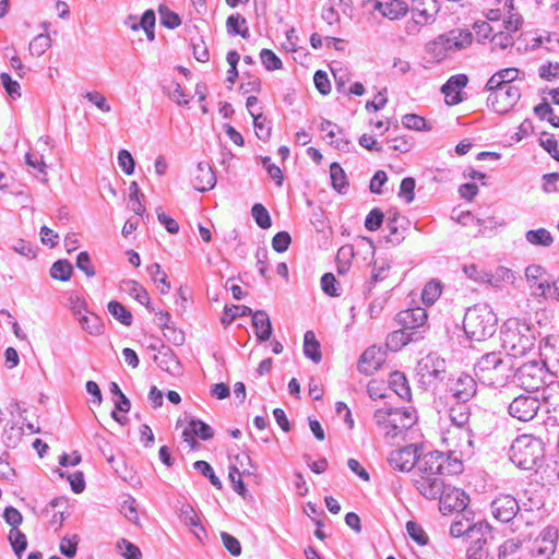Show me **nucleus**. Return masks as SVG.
Segmentation results:
<instances>
[{
  "label": "nucleus",
  "instance_id": "nucleus-30",
  "mask_svg": "<svg viewBox=\"0 0 559 559\" xmlns=\"http://www.w3.org/2000/svg\"><path fill=\"white\" fill-rule=\"evenodd\" d=\"M382 364V358L379 349L376 346L368 347L358 360V371L362 374L369 376L377 371Z\"/></svg>",
  "mask_w": 559,
  "mask_h": 559
},
{
  "label": "nucleus",
  "instance_id": "nucleus-10",
  "mask_svg": "<svg viewBox=\"0 0 559 559\" xmlns=\"http://www.w3.org/2000/svg\"><path fill=\"white\" fill-rule=\"evenodd\" d=\"M447 391L455 401L468 402L476 394L477 383L471 374L460 372L448 378Z\"/></svg>",
  "mask_w": 559,
  "mask_h": 559
},
{
  "label": "nucleus",
  "instance_id": "nucleus-18",
  "mask_svg": "<svg viewBox=\"0 0 559 559\" xmlns=\"http://www.w3.org/2000/svg\"><path fill=\"white\" fill-rule=\"evenodd\" d=\"M472 544L467 548V559H493L495 538L491 527L480 535L471 539Z\"/></svg>",
  "mask_w": 559,
  "mask_h": 559
},
{
  "label": "nucleus",
  "instance_id": "nucleus-53",
  "mask_svg": "<svg viewBox=\"0 0 559 559\" xmlns=\"http://www.w3.org/2000/svg\"><path fill=\"white\" fill-rule=\"evenodd\" d=\"M51 46V39L48 34H39L29 43V51L33 56H41Z\"/></svg>",
  "mask_w": 559,
  "mask_h": 559
},
{
  "label": "nucleus",
  "instance_id": "nucleus-8",
  "mask_svg": "<svg viewBox=\"0 0 559 559\" xmlns=\"http://www.w3.org/2000/svg\"><path fill=\"white\" fill-rule=\"evenodd\" d=\"M490 528V525L485 521H474V512L465 509L464 511L457 512L455 519L450 527V535L454 538L465 536L468 539L486 533Z\"/></svg>",
  "mask_w": 559,
  "mask_h": 559
},
{
  "label": "nucleus",
  "instance_id": "nucleus-39",
  "mask_svg": "<svg viewBox=\"0 0 559 559\" xmlns=\"http://www.w3.org/2000/svg\"><path fill=\"white\" fill-rule=\"evenodd\" d=\"M81 328L91 335H102L105 330V325L100 317L95 313L82 314L78 318Z\"/></svg>",
  "mask_w": 559,
  "mask_h": 559
},
{
  "label": "nucleus",
  "instance_id": "nucleus-32",
  "mask_svg": "<svg viewBox=\"0 0 559 559\" xmlns=\"http://www.w3.org/2000/svg\"><path fill=\"white\" fill-rule=\"evenodd\" d=\"M252 325L260 343L266 342L272 335V324L269 314L264 310L252 311Z\"/></svg>",
  "mask_w": 559,
  "mask_h": 559
},
{
  "label": "nucleus",
  "instance_id": "nucleus-47",
  "mask_svg": "<svg viewBox=\"0 0 559 559\" xmlns=\"http://www.w3.org/2000/svg\"><path fill=\"white\" fill-rule=\"evenodd\" d=\"M9 540L14 554L19 559H21L23 552L27 548L26 535L20 530H11L9 533Z\"/></svg>",
  "mask_w": 559,
  "mask_h": 559
},
{
  "label": "nucleus",
  "instance_id": "nucleus-21",
  "mask_svg": "<svg viewBox=\"0 0 559 559\" xmlns=\"http://www.w3.org/2000/svg\"><path fill=\"white\" fill-rule=\"evenodd\" d=\"M440 9H433L430 11L429 8H420L412 4L409 11L412 16L406 21L404 29L407 35H416L420 29L435 22V17Z\"/></svg>",
  "mask_w": 559,
  "mask_h": 559
},
{
  "label": "nucleus",
  "instance_id": "nucleus-42",
  "mask_svg": "<svg viewBox=\"0 0 559 559\" xmlns=\"http://www.w3.org/2000/svg\"><path fill=\"white\" fill-rule=\"evenodd\" d=\"M253 128L255 135L259 140L266 142L271 138L272 123L271 121L263 115L257 114L253 115Z\"/></svg>",
  "mask_w": 559,
  "mask_h": 559
},
{
  "label": "nucleus",
  "instance_id": "nucleus-25",
  "mask_svg": "<svg viewBox=\"0 0 559 559\" xmlns=\"http://www.w3.org/2000/svg\"><path fill=\"white\" fill-rule=\"evenodd\" d=\"M154 361L165 372L171 376H179L182 372V366L174 353V350L162 343L158 348V354L154 356Z\"/></svg>",
  "mask_w": 559,
  "mask_h": 559
},
{
  "label": "nucleus",
  "instance_id": "nucleus-22",
  "mask_svg": "<svg viewBox=\"0 0 559 559\" xmlns=\"http://www.w3.org/2000/svg\"><path fill=\"white\" fill-rule=\"evenodd\" d=\"M427 321V312L421 307L409 308L400 311L395 316V322L407 332L424 331Z\"/></svg>",
  "mask_w": 559,
  "mask_h": 559
},
{
  "label": "nucleus",
  "instance_id": "nucleus-63",
  "mask_svg": "<svg viewBox=\"0 0 559 559\" xmlns=\"http://www.w3.org/2000/svg\"><path fill=\"white\" fill-rule=\"evenodd\" d=\"M228 477H229L230 481L233 483L234 490L242 498H246L248 490H247L245 483L241 479V474L237 466L229 467Z\"/></svg>",
  "mask_w": 559,
  "mask_h": 559
},
{
  "label": "nucleus",
  "instance_id": "nucleus-34",
  "mask_svg": "<svg viewBox=\"0 0 559 559\" xmlns=\"http://www.w3.org/2000/svg\"><path fill=\"white\" fill-rule=\"evenodd\" d=\"M179 518L182 523L190 526L191 532L194 534V536L202 540V534L205 535V530L200 523V519L194 511V509L190 504H183L180 508Z\"/></svg>",
  "mask_w": 559,
  "mask_h": 559
},
{
  "label": "nucleus",
  "instance_id": "nucleus-3",
  "mask_svg": "<svg viewBox=\"0 0 559 559\" xmlns=\"http://www.w3.org/2000/svg\"><path fill=\"white\" fill-rule=\"evenodd\" d=\"M545 449L540 439L531 435L519 436L511 444L509 456L521 469L532 471L544 459Z\"/></svg>",
  "mask_w": 559,
  "mask_h": 559
},
{
  "label": "nucleus",
  "instance_id": "nucleus-27",
  "mask_svg": "<svg viewBox=\"0 0 559 559\" xmlns=\"http://www.w3.org/2000/svg\"><path fill=\"white\" fill-rule=\"evenodd\" d=\"M192 185L199 192L212 190L216 185V175L209 163L200 162L197 165Z\"/></svg>",
  "mask_w": 559,
  "mask_h": 559
},
{
  "label": "nucleus",
  "instance_id": "nucleus-2",
  "mask_svg": "<svg viewBox=\"0 0 559 559\" xmlns=\"http://www.w3.org/2000/svg\"><path fill=\"white\" fill-rule=\"evenodd\" d=\"M548 373H550L549 370L539 361L531 360L516 368L514 378L522 389L526 392L540 393L545 403L550 405L549 395L546 392L552 390L556 382L551 381L547 384Z\"/></svg>",
  "mask_w": 559,
  "mask_h": 559
},
{
  "label": "nucleus",
  "instance_id": "nucleus-36",
  "mask_svg": "<svg viewBox=\"0 0 559 559\" xmlns=\"http://www.w3.org/2000/svg\"><path fill=\"white\" fill-rule=\"evenodd\" d=\"M227 33L231 36H241L243 39L250 37L247 20L239 13L231 14L226 20Z\"/></svg>",
  "mask_w": 559,
  "mask_h": 559
},
{
  "label": "nucleus",
  "instance_id": "nucleus-15",
  "mask_svg": "<svg viewBox=\"0 0 559 559\" xmlns=\"http://www.w3.org/2000/svg\"><path fill=\"white\" fill-rule=\"evenodd\" d=\"M417 374L423 383L430 384L435 380H441L445 372V360L429 354L421 358L417 364Z\"/></svg>",
  "mask_w": 559,
  "mask_h": 559
},
{
  "label": "nucleus",
  "instance_id": "nucleus-37",
  "mask_svg": "<svg viewBox=\"0 0 559 559\" xmlns=\"http://www.w3.org/2000/svg\"><path fill=\"white\" fill-rule=\"evenodd\" d=\"M331 185L335 191L345 194L348 190V180L344 169L336 162L330 165Z\"/></svg>",
  "mask_w": 559,
  "mask_h": 559
},
{
  "label": "nucleus",
  "instance_id": "nucleus-28",
  "mask_svg": "<svg viewBox=\"0 0 559 559\" xmlns=\"http://www.w3.org/2000/svg\"><path fill=\"white\" fill-rule=\"evenodd\" d=\"M193 436L199 437L201 440H210L214 436V431L210 425L201 419L192 418L189 420L188 427L182 432V438L193 449L197 441Z\"/></svg>",
  "mask_w": 559,
  "mask_h": 559
},
{
  "label": "nucleus",
  "instance_id": "nucleus-56",
  "mask_svg": "<svg viewBox=\"0 0 559 559\" xmlns=\"http://www.w3.org/2000/svg\"><path fill=\"white\" fill-rule=\"evenodd\" d=\"M463 271L464 273L466 274V276L475 282H479V283H492V274L484 271V270H480L476 264H469V265H465L463 267Z\"/></svg>",
  "mask_w": 559,
  "mask_h": 559
},
{
  "label": "nucleus",
  "instance_id": "nucleus-50",
  "mask_svg": "<svg viewBox=\"0 0 559 559\" xmlns=\"http://www.w3.org/2000/svg\"><path fill=\"white\" fill-rule=\"evenodd\" d=\"M321 288L323 293L330 297H338L341 295L340 283L333 273H324L321 277Z\"/></svg>",
  "mask_w": 559,
  "mask_h": 559
},
{
  "label": "nucleus",
  "instance_id": "nucleus-44",
  "mask_svg": "<svg viewBox=\"0 0 559 559\" xmlns=\"http://www.w3.org/2000/svg\"><path fill=\"white\" fill-rule=\"evenodd\" d=\"M73 266L68 260L56 261L50 269V276L55 280L67 282L71 278Z\"/></svg>",
  "mask_w": 559,
  "mask_h": 559
},
{
  "label": "nucleus",
  "instance_id": "nucleus-46",
  "mask_svg": "<svg viewBox=\"0 0 559 559\" xmlns=\"http://www.w3.org/2000/svg\"><path fill=\"white\" fill-rule=\"evenodd\" d=\"M442 293V285L440 281H429L421 293V299L425 305H433L435 301L440 297Z\"/></svg>",
  "mask_w": 559,
  "mask_h": 559
},
{
  "label": "nucleus",
  "instance_id": "nucleus-41",
  "mask_svg": "<svg viewBox=\"0 0 559 559\" xmlns=\"http://www.w3.org/2000/svg\"><path fill=\"white\" fill-rule=\"evenodd\" d=\"M107 310L121 324L126 326H130L132 324V313L121 302L117 300L109 301Z\"/></svg>",
  "mask_w": 559,
  "mask_h": 559
},
{
  "label": "nucleus",
  "instance_id": "nucleus-1",
  "mask_svg": "<svg viewBox=\"0 0 559 559\" xmlns=\"http://www.w3.org/2000/svg\"><path fill=\"white\" fill-rule=\"evenodd\" d=\"M497 316L486 304L468 308L463 319V330L469 341L480 342L491 337L496 332Z\"/></svg>",
  "mask_w": 559,
  "mask_h": 559
},
{
  "label": "nucleus",
  "instance_id": "nucleus-40",
  "mask_svg": "<svg viewBox=\"0 0 559 559\" xmlns=\"http://www.w3.org/2000/svg\"><path fill=\"white\" fill-rule=\"evenodd\" d=\"M525 239L531 245L540 247H550L554 242L550 231L543 227L526 231Z\"/></svg>",
  "mask_w": 559,
  "mask_h": 559
},
{
  "label": "nucleus",
  "instance_id": "nucleus-55",
  "mask_svg": "<svg viewBox=\"0 0 559 559\" xmlns=\"http://www.w3.org/2000/svg\"><path fill=\"white\" fill-rule=\"evenodd\" d=\"M194 468L206 477L210 483L217 489H222L223 485L221 479L215 475L213 467L205 461H197L193 464Z\"/></svg>",
  "mask_w": 559,
  "mask_h": 559
},
{
  "label": "nucleus",
  "instance_id": "nucleus-12",
  "mask_svg": "<svg viewBox=\"0 0 559 559\" xmlns=\"http://www.w3.org/2000/svg\"><path fill=\"white\" fill-rule=\"evenodd\" d=\"M471 408L467 402H457L449 409L451 423L462 430V439L469 448H474V435L469 427Z\"/></svg>",
  "mask_w": 559,
  "mask_h": 559
},
{
  "label": "nucleus",
  "instance_id": "nucleus-59",
  "mask_svg": "<svg viewBox=\"0 0 559 559\" xmlns=\"http://www.w3.org/2000/svg\"><path fill=\"white\" fill-rule=\"evenodd\" d=\"M260 58L262 64L269 71L280 70L283 67L282 60L271 49H262Z\"/></svg>",
  "mask_w": 559,
  "mask_h": 559
},
{
  "label": "nucleus",
  "instance_id": "nucleus-54",
  "mask_svg": "<svg viewBox=\"0 0 559 559\" xmlns=\"http://www.w3.org/2000/svg\"><path fill=\"white\" fill-rule=\"evenodd\" d=\"M354 257V249L349 246H344L338 249L337 260V272L338 274H345L350 266V259Z\"/></svg>",
  "mask_w": 559,
  "mask_h": 559
},
{
  "label": "nucleus",
  "instance_id": "nucleus-58",
  "mask_svg": "<svg viewBox=\"0 0 559 559\" xmlns=\"http://www.w3.org/2000/svg\"><path fill=\"white\" fill-rule=\"evenodd\" d=\"M406 531H407V534L409 535V537L414 542H416L418 545L425 546L428 544V542H429L428 536L418 523H416L414 521H408L406 523Z\"/></svg>",
  "mask_w": 559,
  "mask_h": 559
},
{
  "label": "nucleus",
  "instance_id": "nucleus-48",
  "mask_svg": "<svg viewBox=\"0 0 559 559\" xmlns=\"http://www.w3.org/2000/svg\"><path fill=\"white\" fill-rule=\"evenodd\" d=\"M251 215L257 223V225L262 229H267L272 225V219L269 211L261 203H255L251 207Z\"/></svg>",
  "mask_w": 559,
  "mask_h": 559
},
{
  "label": "nucleus",
  "instance_id": "nucleus-26",
  "mask_svg": "<svg viewBox=\"0 0 559 559\" xmlns=\"http://www.w3.org/2000/svg\"><path fill=\"white\" fill-rule=\"evenodd\" d=\"M411 222L402 216L396 210L388 211L386 216V228L390 231V235L386 237V241L392 245L401 243L405 236L403 231L407 228Z\"/></svg>",
  "mask_w": 559,
  "mask_h": 559
},
{
  "label": "nucleus",
  "instance_id": "nucleus-43",
  "mask_svg": "<svg viewBox=\"0 0 559 559\" xmlns=\"http://www.w3.org/2000/svg\"><path fill=\"white\" fill-rule=\"evenodd\" d=\"M252 314V309L248 306H237L233 305L230 307L226 306L221 318V322L224 326H228L236 318L238 317H247Z\"/></svg>",
  "mask_w": 559,
  "mask_h": 559
},
{
  "label": "nucleus",
  "instance_id": "nucleus-60",
  "mask_svg": "<svg viewBox=\"0 0 559 559\" xmlns=\"http://www.w3.org/2000/svg\"><path fill=\"white\" fill-rule=\"evenodd\" d=\"M384 221V214L379 207L372 209L365 219V227L370 231L378 230Z\"/></svg>",
  "mask_w": 559,
  "mask_h": 559
},
{
  "label": "nucleus",
  "instance_id": "nucleus-64",
  "mask_svg": "<svg viewBox=\"0 0 559 559\" xmlns=\"http://www.w3.org/2000/svg\"><path fill=\"white\" fill-rule=\"evenodd\" d=\"M290 242H292V237H290L289 233H287L285 230L278 231L274 235V237L272 239V248L276 252L283 253L288 250Z\"/></svg>",
  "mask_w": 559,
  "mask_h": 559
},
{
  "label": "nucleus",
  "instance_id": "nucleus-16",
  "mask_svg": "<svg viewBox=\"0 0 559 559\" xmlns=\"http://www.w3.org/2000/svg\"><path fill=\"white\" fill-rule=\"evenodd\" d=\"M557 540L558 530L549 525L535 538L530 552L533 557L548 559L556 551Z\"/></svg>",
  "mask_w": 559,
  "mask_h": 559
},
{
  "label": "nucleus",
  "instance_id": "nucleus-49",
  "mask_svg": "<svg viewBox=\"0 0 559 559\" xmlns=\"http://www.w3.org/2000/svg\"><path fill=\"white\" fill-rule=\"evenodd\" d=\"M146 271L155 283L159 282L163 285L160 294H167L170 290V283L167 280V275L162 271L158 263H152L147 266Z\"/></svg>",
  "mask_w": 559,
  "mask_h": 559
},
{
  "label": "nucleus",
  "instance_id": "nucleus-29",
  "mask_svg": "<svg viewBox=\"0 0 559 559\" xmlns=\"http://www.w3.org/2000/svg\"><path fill=\"white\" fill-rule=\"evenodd\" d=\"M421 338H424V331L407 332L400 328L386 336L385 345L391 352H399L407 344L418 342Z\"/></svg>",
  "mask_w": 559,
  "mask_h": 559
},
{
  "label": "nucleus",
  "instance_id": "nucleus-38",
  "mask_svg": "<svg viewBox=\"0 0 559 559\" xmlns=\"http://www.w3.org/2000/svg\"><path fill=\"white\" fill-rule=\"evenodd\" d=\"M304 354L316 364H319L322 359L321 345L317 341L313 331H307L304 335Z\"/></svg>",
  "mask_w": 559,
  "mask_h": 559
},
{
  "label": "nucleus",
  "instance_id": "nucleus-19",
  "mask_svg": "<svg viewBox=\"0 0 559 559\" xmlns=\"http://www.w3.org/2000/svg\"><path fill=\"white\" fill-rule=\"evenodd\" d=\"M366 5L391 21L400 20L409 12L408 4L403 0H367Z\"/></svg>",
  "mask_w": 559,
  "mask_h": 559
},
{
  "label": "nucleus",
  "instance_id": "nucleus-23",
  "mask_svg": "<svg viewBox=\"0 0 559 559\" xmlns=\"http://www.w3.org/2000/svg\"><path fill=\"white\" fill-rule=\"evenodd\" d=\"M468 83L466 74L460 73L452 75L441 86V93L444 95L445 104L449 106H455L464 100L462 95V88Z\"/></svg>",
  "mask_w": 559,
  "mask_h": 559
},
{
  "label": "nucleus",
  "instance_id": "nucleus-13",
  "mask_svg": "<svg viewBox=\"0 0 559 559\" xmlns=\"http://www.w3.org/2000/svg\"><path fill=\"white\" fill-rule=\"evenodd\" d=\"M420 450L421 447L414 443L393 450L388 457V462L393 469L409 472L416 466Z\"/></svg>",
  "mask_w": 559,
  "mask_h": 559
},
{
  "label": "nucleus",
  "instance_id": "nucleus-6",
  "mask_svg": "<svg viewBox=\"0 0 559 559\" xmlns=\"http://www.w3.org/2000/svg\"><path fill=\"white\" fill-rule=\"evenodd\" d=\"M511 365L503 359L501 353H487L483 355L475 365L478 379L488 385L501 386L509 379Z\"/></svg>",
  "mask_w": 559,
  "mask_h": 559
},
{
  "label": "nucleus",
  "instance_id": "nucleus-24",
  "mask_svg": "<svg viewBox=\"0 0 559 559\" xmlns=\"http://www.w3.org/2000/svg\"><path fill=\"white\" fill-rule=\"evenodd\" d=\"M415 488L427 499H438L444 491V481L438 476L419 475L413 479Z\"/></svg>",
  "mask_w": 559,
  "mask_h": 559
},
{
  "label": "nucleus",
  "instance_id": "nucleus-52",
  "mask_svg": "<svg viewBox=\"0 0 559 559\" xmlns=\"http://www.w3.org/2000/svg\"><path fill=\"white\" fill-rule=\"evenodd\" d=\"M160 15V23L169 29H175L181 24L180 16L171 11L168 7L162 4L158 9Z\"/></svg>",
  "mask_w": 559,
  "mask_h": 559
},
{
  "label": "nucleus",
  "instance_id": "nucleus-57",
  "mask_svg": "<svg viewBox=\"0 0 559 559\" xmlns=\"http://www.w3.org/2000/svg\"><path fill=\"white\" fill-rule=\"evenodd\" d=\"M117 548L120 550V554L124 559L142 558V552L140 548L126 538H121L120 540H118Z\"/></svg>",
  "mask_w": 559,
  "mask_h": 559
},
{
  "label": "nucleus",
  "instance_id": "nucleus-4",
  "mask_svg": "<svg viewBox=\"0 0 559 559\" xmlns=\"http://www.w3.org/2000/svg\"><path fill=\"white\" fill-rule=\"evenodd\" d=\"M502 346L512 357L527 354L535 345V336L531 326L520 320H509L501 331Z\"/></svg>",
  "mask_w": 559,
  "mask_h": 559
},
{
  "label": "nucleus",
  "instance_id": "nucleus-62",
  "mask_svg": "<svg viewBox=\"0 0 559 559\" xmlns=\"http://www.w3.org/2000/svg\"><path fill=\"white\" fill-rule=\"evenodd\" d=\"M415 186L416 181L413 177H405L401 181L399 197L403 198L406 203H411L415 199Z\"/></svg>",
  "mask_w": 559,
  "mask_h": 559
},
{
  "label": "nucleus",
  "instance_id": "nucleus-5",
  "mask_svg": "<svg viewBox=\"0 0 559 559\" xmlns=\"http://www.w3.org/2000/svg\"><path fill=\"white\" fill-rule=\"evenodd\" d=\"M416 419L415 412L405 407L379 408L373 414L376 425L388 438H395L408 430Z\"/></svg>",
  "mask_w": 559,
  "mask_h": 559
},
{
  "label": "nucleus",
  "instance_id": "nucleus-35",
  "mask_svg": "<svg viewBox=\"0 0 559 559\" xmlns=\"http://www.w3.org/2000/svg\"><path fill=\"white\" fill-rule=\"evenodd\" d=\"M389 386L402 400L411 401L412 392L406 376L401 371L391 372L389 378Z\"/></svg>",
  "mask_w": 559,
  "mask_h": 559
},
{
  "label": "nucleus",
  "instance_id": "nucleus-33",
  "mask_svg": "<svg viewBox=\"0 0 559 559\" xmlns=\"http://www.w3.org/2000/svg\"><path fill=\"white\" fill-rule=\"evenodd\" d=\"M427 50L437 61H442L448 58L450 53L455 52L447 34L440 35L435 40L430 41L427 45Z\"/></svg>",
  "mask_w": 559,
  "mask_h": 559
},
{
  "label": "nucleus",
  "instance_id": "nucleus-9",
  "mask_svg": "<svg viewBox=\"0 0 559 559\" xmlns=\"http://www.w3.org/2000/svg\"><path fill=\"white\" fill-rule=\"evenodd\" d=\"M542 396L527 392L514 397L508 406V413L511 417L520 421H530L535 418L542 406Z\"/></svg>",
  "mask_w": 559,
  "mask_h": 559
},
{
  "label": "nucleus",
  "instance_id": "nucleus-14",
  "mask_svg": "<svg viewBox=\"0 0 559 559\" xmlns=\"http://www.w3.org/2000/svg\"><path fill=\"white\" fill-rule=\"evenodd\" d=\"M439 499V509L443 514L452 512H460L467 509L469 497L468 495L459 488L444 486V491Z\"/></svg>",
  "mask_w": 559,
  "mask_h": 559
},
{
  "label": "nucleus",
  "instance_id": "nucleus-51",
  "mask_svg": "<svg viewBox=\"0 0 559 559\" xmlns=\"http://www.w3.org/2000/svg\"><path fill=\"white\" fill-rule=\"evenodd\" d=\"M109 391L110 393L117 397L115 400V406L116 409H119V412L128 413L131 408V402L130 400L124 395V393L121 391L120 386L116 382H110L109 384Z\"/></svg>",
  "mask_w": 559,
  "mask_h": 559
},
{
  "label": "nucleus",
  "instance_id": "nucleus-45",
  "mask_svg": "<svg viewBox=\"0 0 559 559\" xmlns=\"http://www.w3.org/2000/svg\"><path fill=\"white\" fill-rule=\"evenodd\" d=\"M447 35L455 51L466 48L472 44L473 34L467 29L452 31Z\"/></svg>",
  "mask_w": 559,
  "mask_h": 559
},
{
  "label": "nucleus",
  "instance_id": "nucleus-17",
  "mask_svg": "<svg viewBox=\"0 0 559 559\" xmlns=\"http://www.w3.org/2000/svg\"><path fill=\"white\" fill-rule=\"evenodd\" d=\"M493 518L502 523H509L521 511L519 501L511 495H500L490 504Z\"/></svg>",
  "mask_w": 559,
  "mask_h": 559
},
{
  "label": "nucleus",
  "instance_id": "nucleus-20",
  "mask_svg": "<svg viewBox=\"0 0 559 559\" xmlns=\"http://www.w3.org/2000/svg\"><path fill=\"white\" fill-rule=\"evenodd\" d=\"M540 364L545 366L550 374L557 372L559 367V336L549 335L544 337L539 343Z\"/></svg>",
  "mask_w": 559,
  "mask_h": 559
},
{
  "label": "nucleus",
  "instance_id": "nucleus-61",
  "mask_svg": "<svg viewBox=\"0 0 559 559\" xmlns=\"http://www.w3.org/2000/svg\"><path fill=\"white\" fill-rule=\"evenodd\" d=\"M75 265L87 277H93L96 274L95 267L87 251H82L78 254Z\"/></svg>",
  "mask_w": 559,
  "mask_h": 559
},
{
  "label": "nucleus",
  "instance_id": "nucleus-11",
  "mask_svg": "<svg viewBox=\"0 0 559 559\" xmlns=\"http://www.w3.org/2000/svg\"><path fill=\"white\" fill-rule=\"evenodd\" d=\"M521 98V91L514 85H507L504 88L491 92L487 97V106L497 114L510 111Z\"/></svg>",
  "mask_w": 559,
  "mask_h": 559
},
{
  "label": "nucleus",
  "instance_id": "nucleus-7",
  "mask_svg": "<svg viewBox=\"0 0 559 559\" xmlns=\"http://www.w3.org/2000/svg\"><path fill=\"white\" fill-rule=\"evenodd\" d=\"M416 466L419 475L430 476L457 474L462 471V462L460 460L452 459L440 451H430L423 454L420 450Z\"/></svg>",
  "mask_w": 559,
  "mask_h": 559
},
{
  "label": "nucleus",
  "instance_id": "nucleus-31",
  "mask_svg": "<svg viewBox=\"0 0 559 559\" xmlns=\"http://www.w3.org/2000/svg\"><path fill=\"white\" fill-rule=\"evenodd\" d=\"M120 289L131 297H133L139 304L145 306L148 311H154V308L151 306V299L146 289L133 280L122 281L120 284Z\"/></svg>",
  "mask_w": 559,
  "mask_h": 559
}]
</instances>
